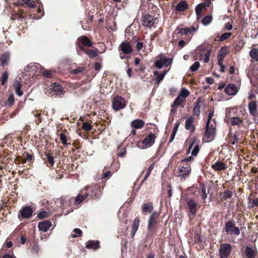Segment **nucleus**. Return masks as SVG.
Listing matches in <instances>:
<instances>
[{"mask_svg":"<svg viewBox=\"0 0 258 258\" xmlns=\"http://www.w3.org/2000/svg\"><path fill=\"white\" fill-rule=\"evenodd\" d=\"M202 10L203 6L201 5H198L196 8V13L198 18L201 16Z\"/></svg>","mask_w":258,"mask_h":258,"instance_id":"603ef678","label":"nucleus"},{"mask_svg":"<svg viewBox=\"0 0 258 258\" xmlns=\"http://www.w3.org/2000/svg\"><path fill=\"white\" fill-rule=\"evenodd\" d=\"M255 97V94L252 91H250L248 93V95L247 98L248 100H252Z\"/></svg>","mask_w":258,"mask_h":258,"instance_id":"e2e57ef3","label":"nucleus"},{"mask_svg":"<svg viewBox=\"0 0 258 258\" xmlns=\"http://www.w3.org/2000/svg\"><path fill=\"white\" fill-rule=\"evenodd\" d=\"M51 89H52L53 91L55 92L57 94H63L64 93L62 86L55 83L52 85Z\"/></svg>","mask_w":258,"mask_h":258,"instance_id":"412c9836","label":"nucleus"},{"mask_svg":"<svg viewBox=\"0 0 258 258\" xmlns=\"http://www.w3.org/2000/svg\"><path fill=\"white\" fill-rule=\"evenodd\" d=\"M191 171L190 165L188 163L181 162L179 168V175L182 178H186Z\"/></svg>","mask_w":258,"mask_h":258,"instance_id":"20e7f679","label":"nucleus"},{"mask_svg":"<svg viewBox=\"0 0 258 258\" xmlns=\"http://www.w3.org/2000/svg\"><path fill=\"white\" fill-rule=\"evenodd\" d=\"M232 196V192L230 190H225L223 194V199L226 200L230 199Z\"/></svg>","mask_w":258,"mask_h":258,"instance_id":"49530a36","label":"nucleus"},{"mask_svg":"<svg viewBox=\"0 0 258 258\" xmlns=\"http://www.w3.org/2000/svg\"><path fill=\"white\" fill-rule=\"evenodd\" d=\"M249 113L252 115H255L257 111V103L255 100L250 101L248 104Z\"/></svg>","mask_w":258,"mask_h":258,"instance_id":"f3484780","label":"nucleus"},{"mask_svg":"<svg viewBox=\"0 0 258 258\" xmlns=\"http://www.w3.org/2000/svg\"><path fill=\"white\" fill-rule=\"evenodd\" d=\"M167 72L168 71L165 70L162 73L158 75L156 78V83L159 84L161 81H162L164 79L165 76L167 73Z\"/></svg>","mask_w":258,"mask_h":258,"instance_id":"58836bf2","label":"nucleus"},{"mask_svg":"<svg viewBox=\"0 0 258 258\" xmlns=\"http://www.w3.org/2000/svg\"><path fill=\"white\" fill-rule=\"evenodd\" d=\"M145 125V122L142 119H135L131 122V126L135 129L142 128Z\"/></svg>","mask_w":258,"mask_h":258,"instance_id":"a211bd4d","label":"nucleus"},{"mask_svg":"<svg viewBox=\"0 0 258 258\" xmlns=\"http://www.w3.org/2000/svg\"><path fill=\"white\" fill-rule=\"evenodd\" d=\"M225 29H226L227 30H231L232 29L233 26H232V25L230 23H227L225 24Z\"/></svg>","mask_w":258,"mask_h":258,"instance_id":"774afa93","label":"nucleus"},{"mask_svg":"<svg viewBox=\"0 0 258 258\" xmlns=\"http://www.w3.org/2000/svg\"><path fill=\"white\" fill-rule=\"evenodd\" d=\"M158 217L159 215L156 212L152 214L148 221V229L149 231H152L154 229Z\"/></svg>","mask_w":258,"mask_h":258,"instance_id":"0eeeda50","label":"nucleus"},{"mask_svg":"<svg viewBox=\"0 0 258 258\" xmlns=\"http://www.w3.org/2000/svg\"><path fill=\"white\" fill-rule=\"evenodd\" d=\"M225 231L229 234H234L238 235L240 234V231L238 227L235 226L234 224L232 222H228L225 225Z\"/></svg>","mask_w":258,"mask_h":258,"instance_id":"423d86ee","label":"nucleus"},{"mask_svg":"<svg viewBox=\"0 0 258 258\" xmlns=\"http://www.w3.org/2000/svg\"><path fill=\"white\" fill-rule=\"evenodd\" d=\"M200 66V62L198 61L195 62L190 68L191 72H196L199 68Z\"/></svg>","mask_w":258,"mask_h":258,"instance_id":"a18cd8bd","label":"nucleus"},{"mask_svg":"<svg viewBox=\"0 0 258 258\" xmlns=\"http://www.w3.org/2000/svg\"><path fill=\"white\" fill-rule=\"evenodd\" d=\"M10 57V54L9 53H6L2 55L0 57L1 64L4 67L8 65Z\"/></svg>","mask_w":258,"mask_h":258,"instance_id":"393cba45","label":"nucleus"},{"mask_svg":"<svg viewBox=\"0 0 258 258\" xmlns=\"http://www.w3.org/2000/svg\"><path fill=\"white\" fill-rule=\"evenodd\" d=\"M179 123L176 122L175 124L174 128H173V131H172V134H171V135L170 136V142H172L173 141V140L174 139V138H175V135L177 133V130H178V128L179 127Z\"/></svg>","mask_w":258,"mask_h":258,"instance_id":"c9c22d12","label":"nucleus"},{"mask_svg":"<svg viewBox=\"0 0 258 258\" xmlns=\"http://www.w3.org/2000/svg\"><path fill=\"white\" fill-rule=\"evenodd\" d=\"M21 214L23 217L28 218L32 215L33 210L30 207H25L22 209Z\"/></svg>","mask_w":258,"mask_h":258,"instance_id":"dca6fc26","label":"nucleus"},{"mask_svg":"<svg viewBox=\"0 0 258 258\" xmlns=\"http://www.w3.org/2000/svg\"><path fill=\"white\" fill-rule=\"evenodd\" d=\"M202 190L201 197L203 200H205L207 197L206 188L204 186H202Z\"/></svg>","mask_w":258,"mask_h":258,"instance_id":"13d9d810","label":"nucleus"},{"mask_svg":"<svg viewBox=\"0 0 258 258\" xmlns=\"http://www.w3.org/2000/svg\"><path fill=\"white\" fill-rule=\"evenodd\" d=\"M140 218L139 217H136L133 221L132 228L138 229L140 224Z\"/></svg>","mask_w":258,"mask_h":258,"instance_id":"c03bdc74","label":"nucleus"},{"mask_svg":"<svg viewBox=\"0 0 258 258\" xmlns=\"http://www.w3.org/2000/svg\"><path fill=\"white\" fill-rule=\"evenodd\" d=\"M212 168L216 171H222L227 168V165L225 163L217 161L211 166Z\"/></svg>","mask_w":258,"mask_h":258,"instance_id":"ddd939ff","label":"nucleus"},{"mask_svg":"<svg viewBox=\"0 0 258 258\" xmlns=\"http://www.w3.org/2000/svg\"><path fill=\"white\" fill-rule=\"evenodd\" d=\"M14 96L13 95H11L9 96L8 101L7 104L9 106H12L14 104Z\"/></svg>","mask_w":258,"mask_h":258,"instance_id":"09e8293b","label":"nucleus"},{"mask_svg":"<svg viewBox=\"0 0 258 258\" xmlns=\"http://www.w3.org/2000/svg\"><path fill=\"white\" fill-rule=\"evenodd\" d=\"M188 5L185 1H182L179 3L175 8L176 10L178 11H183L187 8Z\"/></svg>","mask_w":258,"mask_h":258,"instance_id":"2f4dec72","label":"nucleus"},{"mask_svg":"<svg viewBox=\"0 0 258 258\" xmlns=\"http://www.w3.org/2000/svg\"><path fill=\"white\" fill-rule=\"evenodd\" d=\"M197 31V29L194 27H191L189 28H181L179 29V33L187 35L188 33H191V32H196Z\"/></svg>","mask_w":258,"mask_h":258,"instance_id":"a878e982","label":"nucleus"},{"mask_svg":"<svg viewBox=\"0 0 258 258\" xmlns=\"http://www.w3.org/2000/svg\"><path fill=\"white\" fill-rule=\"evenodd\" d=\"M82 128L87 131H91L92 130V125L88 122H84L82 125Z\"/></svg>","mask_w":258,"mask_h":258,"instance_id":"3c124183","label":"nucleus"},{"mask_svg":"<svg viewBox=\"0 0 258 258\" xmlns=\"http://www.w3.org/2000/svg\"><path fill=\"white\" fill-rule=\"evenodd\" d=\"M22 2L29 8H34L36 7L35 3L32 0H22Z\"/></svg>","mask_w":258,"mask_h":258,"instance_id":"37998d69","label":"nucleus"},{"mask_svg":"<svg viewBox=\"0 0 258 258\" xmlns=\"http://www.w3.org/2000/svg\"><path fill=\"white\" fill-rule=\"evenodd\" d=\"M79 40L81 42L82 45L87 47H91L92 43L86 36H82L79 38Z\"/></svg>","mask_w":258,"mask_h":258,"instance_id":"7c9ffc66","label":"nucleus"},{"mask_svg":"<svg viewBox=\"0 0 258 258\" xmlns=\"http://www.w3.org/2000/svg\"><path fill=\"white\" fill-rule=\"evenodd\" d=\"M172 63V58H167L164 55L159 54L158 55L154 61L155 66L158 69L163 67H168Z\"/></svg>","mask_w":258,"mask_h":258,"instance_id":"f03ea898","label":"nucleus"},{"mask_svg":"<svg viewBox=\"0 0 258 258\" xmlns=\"http://www.w3.org/2000/svg\"><path fill=\"white\" fill-rule=\"evenodd\" d=\"M212 19V16H207L203 18L202 23L204 26H207L211 23Z\"/></svg>","mask_w":258,"mask_h":258,"instance_id":"4c0bfd02","label":"nucleus"},{"mask_svg":"<svg viewBox=\"0 0 258 258\" xmlns=\"http://www.w3.org/2000/svg\"><path fill=\"white\" fill-rule=\"evenodd\" d=\"M251 206L252 208L258 207V198H256L252 201Z\"/></svg>","mask_w":258,"mask_h":258,"instance_id":"69168bd1","label":"nucleus"},{"mask_svg":"<svg viewBox=\"0 0 258 258\" xmlns=\"http://www.w3.org/2000/svg\"><path fill=\"white\" fill-rule=\"evenodd\" d=\"M185 102V99L183 98H182L181 97L178 96L176 99H175L174 102H173V106H177L179 105H181V107H183V105L182 104H184Z\"/></svg>","mask_w":258,"mask_h":258,"instance_id":"72a5a7b5","label":"nucleus"},{"mask_svg":"<svg viewBox=\"0 0 258 258\" xmlns=\"http://www.w3.org/2000/svg\"><path fill=\"white\" fill-rule=\"evenodd\" d=\"M190 93L188 90H187L185 88H182L181 90L180 93L178 96L182 98H183L185 99V98L188 96Z\"/></svg>","mask_w":258,"mask_h":258,"instance_id":"79ce46f5","label":"nucleus"},{"mask_svg":"<svg viewBox=\"0 0 258 258\" xmlns=\"http://www.w3.org/2000/svg\"><path fill=\"white\" fill-rule=\"evenodd\" d=\"M25 156V161H31L32 159V156L31 155L28 154V153H26L25 155H24Z\"/></svg>","mask_w":258,"mask_h":258,"instance_id":"338daca9","label":"nucleus"},{"mask_svg":"<svg viewBox=\"0 0 258 258\" xmlns=\"http://www.w3.org/2000/svg\"><path fill=\"white\" fill-rule=\"evenodd\" d=\"M73 232L75 233L76 234H72L71 236L73 238H75L78 236H81L82 234V232L81 229L79 228H75L73 230Z\"/></svg>","mask_w":258,"mask_h":258,"instance_id":"de8ad7c7","label":"nucleus"},{"mask_svg":"<svg viewBox=\"0 0 258 258\" xmlns=\"http://www.w3.org/2000/svg\"><path fill=\"white\" fill-rule=\"evenodd\" d=\"M154 164H152L148 168V171L147 172V174L144 179V181H145V180H146L148 177L150 175V174L151 173V172L152 171V170H153V169L154 168Z\"/></svg>","mask_w":258,"mask_h":258,"instance_id":"5fc2aeb1","label":"nucleus"},{"mask_svg":"<svg viewBox=\"0 0 258 258\" xmlns=\"http://www.w3.org/2000/svg\"><path fill=\"white\" fill-rule=\"evenodd\" d=\"M22 86V80L20 78L16 79L14 80L13 83V87L14 88L16 94L19 96H22L24 93L21 90Z\"/></svg>","mask_w":258,"mask_h":258,"instance_id":"9d476101","label":"nucleus"},{"mask_svg":"<svg viewBox=\"0 0 258 258\" xmlns=\"http://www.w3.org/2000/svg\"><path fill=\"white\" fill-rule=\"evenodd\" d=\"M126 105V101L120 96H116L112 99V107L115 111L123 109Z\"/></svg>","mask_w":258,"mask_h":258,"instance_id":"7ed1b4c3","label":"nucleus"},{"mask_svg":"<svg viewBox=\"0 0 258 258\" xmlns=\"http://www.w3.org/2000/svg\"><path fill=\"white\" fill-rule=\"evenodd\" d=\"M42 74L45 77L49 78L51 76V74L50 73V72L48 70H44L42 72Z\"/></svg>","mask_w":258,"mask_h":258,"instance_id":"0e129e2a","label":"nucleus"},{"mask_svg":"<svg viewBox=\"0 0 258 258\" xmlns=\"http://www.w3.org/2000/svg\"><path fill=\"white\" fill-rule=\"evenodd\" d=\"M244 253L247 258H255L257 254L256 249H253L248 246L245 247Z\"/></svg>","mask_w":258,"mask_h":258,"instance_id":"2eb2a0df","label":"nucleus"},{"mask_svg":"<svg viewBox=\"0 0 258 258\" xmlns=\"http://www.w3.org/2000/svg\"><path fill=\"white\" fill-rule=\"evenodd\" d=\"M231 36V33L230 32H227L221 34L220 36H218V41H223L228 38H229Z\"/></svg>","mask_w":258,"mask_h":258,"instance_id":"ea45409f","label":"nucleus"},{"mask_svg":"<svg viewBox=\"0 0 258 258\" xmlns=\"http://www.w3.org/2000/svg\"><path fill=\"white\" fill-rule=\"evenodd\" d=\"M199 150V145H196L195 142H192L189 147V151H191V155L194 156H197Z\"/></svg>","mask_w":258,"mask_h":258,"instance_id":"5701e85b","label":"nucleus"},{"mask_svg":"<svg viewBox=\"0 0 258 258\" xmlns=\"http://www.w3.org/2000/svg\"><path fill=\"white\" fill-rule=\"evenodd\" d=\"M88 194L86 193L84 195L79 194L75 198V204L79 205L81 204L85 199H86L88 196Z\"/></svg>","mask_w":258,"mask_h":258,"instance_id":"c85d7f7f","label":"nucleus"},{"mask_svg":"<svg viewBox=\"0 0 258 258\" xmlns=\"http://www.w3.org/2000/svg\"><path fill=\"white\" fill-rule=\"evenodd\" d=\"M119 48L124 54H128L133 51L132 46L130 42L127 41L122 42L120 45Z\"/></svg>","mask_w":258,"mask_h":258,"instance_id":"9b49d317","label":"nucleus"},{"mask_svg":"<svg viewBox=\"0 0 258 258\" xmlns=\"http://www.w3.org/2000/svg\"><path fill=\"white\" fill-rule=\"evenodd\" d=\"M126 154V150L125 148H122L120 150V151L118 153V156L121 157H123L125 156Z\"/></svg>","mask_w":258,"mask_h":258,"instance_id":"052dcab7","label":"nucleus"},{"mask_svg":"<svg viewBox=\"0 0 258 258\" xmlns=\"http://www.w3.org/2000/svg\"><path fill=\"white\" fill-rule=\"evenodd\" d=\"M8 77H9V73H8V71H5L3 73L2 77H1V84L3 86H4L6 84V83L7 82V80L8 79Z\"/></svg>","mask_w":258,"mask_h":258,"instance_id":"e433bc0d","label":"nucleus"},{"mask_svg":"<svg viewBox=\"0 0 258 258\" xmlns=\"http://www.w3.org/2000/svg\"><path fill=\"white\" fill-rule=\"evenodd\" d=\"M60 139L62 142V143L65 145L67 146L68 145H70V143H68V138L67 137V136L63 133H60L59 134Z\"/></svg>","mask_w":258,"mask_h":258,"instance_id":"a19ab883","label":"nucleus"},{"mask_svg":"<svg viewBox=\"0 0 258 258\" xmlns=\"http://www.w3.org/2000/svg\"><path fill=\"white\" fill-rule=\"evenodd\" d=\"M225 92L228 95L234 96L238 92V89L235 84H230L225 87Z\"/></svg>","mask_w":258,"mask_h":258,"instance_id":"f8f14e48","label":"nucleus"},{"mask_svg":"<svg viewBox=\"0 0 258 258\" xmlns=\"http://www.w3.org/2000/svg\"><path fill=\"white\" fill-rule=\"evenodd\" d=\"M156 138V137L154 134L150 133L142 141L143 145L146 148L150 147L154 144Z\"/></svg>","mask_w":258,"mask_h":258,"instance_id":"1a4fd4ad","label":"nucleus"},{"mask_svg":"<svg viewBox=\"0 0 258 258\" xmlns=\"http://www.w3.org/2000/svg\"><path fill=\"white\" fill-rule=\"evenodd\" d=\"M85 53L88 55L90 58H92L97 56L98 50L97 49L94 50L87 49L85 51Z\"/></svg>","mask_w":258,"mask_h":258,"instance_id":"473e14b6","label":"nucleus"},{"mask_svg":"<svg viewBox=\"0 0 258 258\" xmlns=\"http://www.w3.org/2000/svg\"><path fill=\"white\" fill-rule=\"evenodd\" d=\"M228 53L227 49L225 47H222L218 53V58L224 59L226 54Z\"/></svg>","mask_w":258,"mask_h":258,"instance_id":"f704fd0d","label":"nucleus"},{"mask_svg":"<svg viewBox=\"0 0 258 258\" xmlns=\"http://www.w3.org/2000/svg\"><path fill=\"white\" fill-rule=\"evenodd\" d=\"M194 119L192 117H190L186 120L185 127L186 130L194 131L195 128L194 125Z\"/></svg>","mask_w":258,"mask_h":258,"instance_id":"6ab92c4d","label":"nucleus"},{"mask_svg":"<svg viewBox=\"0 0 258 258\" xmlns=\"http://www.w3.org/2000/svg\"><path fill=\"white\" fill-rule=\"evenodd\" d=\"M83 70H84L83 68H79L78 69H76L71 70V73L73 74H77L78 73L82 72L83 71Z\"/></svg>","mask_w":258,"mask_h":258,"instance_id":"bf43d9fd","label":"nucleus"},{"mask_svg":"<svg viewBox=\"0 0 258 258\" xmlns=\"http://www.w3.org/2000/svg\"><path fill=\"white\" fill-rule=\"evenodd\" d=\"M51 222L50 221L46 220L38 224V227L39 230L44 232H47L51 226Z\"/></svg>","mask_w":258,"mask_h":258,"instance_id":"4468645a","label":"nucleus"},{"mask_svg":"<svg viewBox=\"0 0 258 258\" xmlns=\"http://www.w3.org/2000/svg\"><path fill=\"white\" fill-rule=\"evenodd\" d=\"M156 19L151 15H145L143 20V25L144 26L151 28L154 27L155 24Z\"/></svg>","mask_w":258,"mask_h":258,"instance_id":"6e6552de","label":"nucleus"},{"mask_svg":"<svg viewBox=\"0 0 258 258\" xmlns=\"http://www.w3.org/2000/svg\"><path fill=\"white\" fill-rule=\"evenodd\" d=\"M47 158L48 159V161L51 166H52L54 164V160L53 158L50 156V154H48L47 155Z\"/></svg>","mask_w":258,"mask_h":258,"instance_id":"680f3d73","label":"nucleus"},{"mask_svg":"<svg viewBox=\"0 0 258 258\" xmlns=\"http://www.w3.org/2000/svg\"><path fill=\"white\" fill-rule=\"evenodd\" d=\"M249 55L251 58V61H258V49L257 48H251L249 52Z\"/></svg>","mask_w":258,"mask_h":258,"instance_id":"bb28decb","label":"nucleus"},{"mask_svg":"<svg viewBox=\"0 0 258 258\" xmlns=\"http://www.w3.org/2000/svg\"><path fill=\"white\" fill-rule=\"evenodd\" d=\"M231 251V245L230 244L224 243L220 246L219 254L221 258L227 257Z\"/></svg>","mask_w":258,"mask_h":258,"instance_id":"39448f33","label":"nucleus"},{"mask_svg":"<svg viewBox=\"0 0 258 258\" xmlns=\"http://www.w3.org/2000/svg\"><path fill=\"white\" fill-rule=\"evenodd\" d=\"M218 64L220 67V71L223 72L225 69V66L223 64L224 59L222 58H218Z\"/></svg>","mask_w":258,"mask_h":258,"instance_id":"4d7b16f0","label":"nucleus"},{"mask_svg":"<svg viewBox=\"0 0 258 258\" xmlns=\"http://www.w3.org/2000/svg\"><path fill=\"white\" fill-rule=\"evenodd\" d=\"M187 204L189 212L192 214H196V213L197 212V203L192 200H190Z\"/></svg>","mask_w":258,"mask_h":258,"instance_id":"b1692460","label":"nucleus"},{"mask_svg":"<svg viewBox=\"0 0 258 258\" xmlns=\"http://www.w3.org/2000/svg\"><path fill=\"white\" fill-rule=\"evenodd\" d=\"M86 247L87 248L97 249L99 247V242L95 241H88L86 243Z\"/></svg>","mask_w":258,"mask_h":258,"instance_id":"cd10ccee","label":"nucleus"},{"mask_svg":"<svg viewBox=\"0 0 258 258\" xmlns=\"http://www.w3.org/2000/svg\"><path fill=\"white\" fill-rule=\"evenodd\" d=\"M211 50H209L205 54L204 57L203 58V61L205 63H207L209 61L210 57L211 55Z\"/></svg>","mask_w":258,"mask_h":258,"instance_id":"8fccbe9b","label":"nucleus"},{"mask_svg":"<svg viewBox=\"0 0 258 258\" xmlns=\"http://www.w3.org/2000/svg\"><path fill=\"white\" fill-rule=\"evenodd\" d=\"M34 116L36 117L35 122L37 123V124H38L39 123L41 122V115L39 113H35L34 112H32Z\"/></svg>","mask_w":258,"mask_h":258,"instance_id":"864d4df0","label":"nucleus"},{"mask_svg":"<svg viewBox=\"0 0 258 258\" xmlns=\"http://www.w3.org/2000/svg\"><path fill=\"white\" fill-rule=\"evenodd\" d=\"M143 213L146 215L147 212L151 213L153 210V206L152 203L144 204L142 205Z\"/></svg>","mask_w":258,"mask_h":258,"instance_id":"4be33fe9","label":"nucleus"},{"mask_svg":"<svg viewBox=\"0 0 258 258\" xmlns=\"http://www.w3.org/2000/svg\"><path fill=\"white\" fill-rule=\"evenodd\" d=\"M231 124L233 126H240L243 123L241 118L238 117H233L230 118Z\"/></svg>","mask_w":258,"mask_h":258,"instance_id":"c756f323","label":"nucleus"},{"mask_svg":"<svg viewBox=\"0 0 258 258\" xmlns=\"http://www.w3.org/2000/svg\"><path fill=\"white\" fill-rule=\"evenodd\" d=\"M214 114V110H211L208 116L205 134L204 136V140L206 142H210L212 141L215 137L216 133L215 124L214 123V124H213V123H211V120L213 118Z\"/></svg>","mask_w":258,"mask_h":258,"instance_id":"f257e3e1","label":"nucleus"},{"mask_svg":"<svg viewBox=\"0 0 258 258\" xmlns=\"http://www.w3.org/2000/svg\"><path fill=\"white\" fill-rule=\"evenodd\" d=\"M48 216V213L45 211H42L39 213L37 215V217L39 219H43Z\"/></svg>","mask_w":258,"mask_h":258,"instance_id":"6e6d98bb","label":"nucleus"},{"mask_svg":"<svg viewBox=\"0 0 258 258\" xmlns=\"http://www.w3.org/2000/svg\"><path fill=\"white\" fill-rule=\"evenodd\" d=\"M202 102L201 100L199 98L196 101L195 106L193 109V114L194 115L199 116L200 114V108Z\"/></svg>","mask_w":258,"mask_h":258,"instance_id":"aec40b11","label":"nucleus"}]
</instances>
